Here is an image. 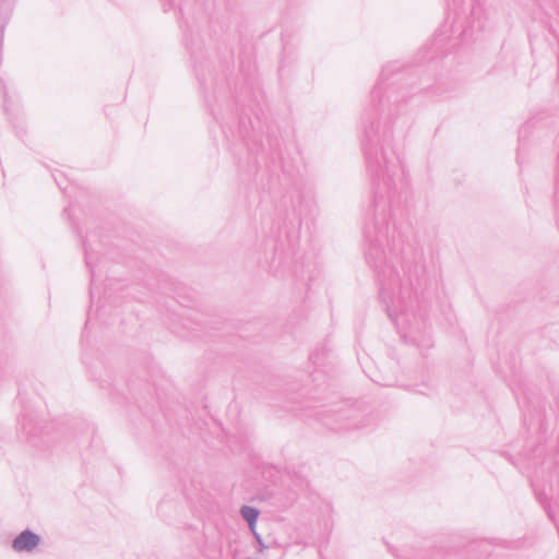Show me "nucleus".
Returning a JSON list of instances; mask_svg holds the SVG:
<instances>
[{"label":"nucleus","instance_id":"nucleus-3","mask_svg":"<svg viewBox=\"0 0 559 559\" xmlns=\"http://www.w3.org/2000/svg\"><path fill=\"white\" fill-rule=\"evenodd\" d=\"M47 425L38 420L35 414H24L20 421V431L24 440L35 448H43Z\"/></svg>","mask_w":559,"mask_h":559},{"label":"nucleus","instance_id":"nucleus-1","mask_svg":"<svg viewBox=\"0 0 559 559\" xmlns=\"http://www.w3.org/2000/svg\"><path fill=\"white\" fill-rule=\"evenodd\" d=\"M411 76L395 62L384 66L361 116V146L373 187L364 227L365 259L377 275L379 296L391 321L406 342L428 349L432 341L423 296L428 282L424 252L403 242L395 221L404 183L401 162L391 145L394 127L407 123Z\"/></svg>","mask_w":559,"mask_h":559},{"label":"nucleus","instance_id":"nucleus-6","mask_svg":"<svg viewBox=\"0 0 559 559\" xmlns=\"http://www.w3.org/2000/svg\"><path fill=\"white\" fill-rule=\"evenodd\" d=\"M240 514L242 519L248 523L250 531H253L257 525L260 511L257 508L250 506H242L240 509Z\"/></svg>","mask_w":559,"mask_h":559},{"label":"nucleus","instance_id":"nucleus-4","mask_svg":"<svg viewBox=\"0 0 559 559\" xmlns=\"http://www.w3.org/2000/svg\"><path fill=\"white\" fill-rule=\"evenodd\" d=\"M40 536L29 528L22 531L12 542V548L17 552H32L39 544Z\"/></svg>","mask_w":559,"mask_h":559},{"label":"nucleus","instance_id":"nucleus-12","mask_svg":"<svg viewBox=\"0 0 559 559\" xmlns=\"http://www.w3.org/2000/svg\"><path fill=\"white\" fill-rule=\"evenodd\" d=\"M518 163L521 165L522 164V157H521V152L520 150L518 151Z\"/></svg>","mask_w":559,"mask_h":559},{"label":"nucleus","instance_id":"nucleus-5","mask_svg":"<svg viewBox=\"0 0 559 559\" xmlns=\"http://www.w3.org/2000/svg\"><path fill=\"white\" fill-rule=\"evenodd\" d=\"M198 79L200 81V84L204 88L205 102L207 104V107L210 108L211 114L213 115V117L216 120H218L219 119V114L216 111L214 105H215V103L218 99V95L222 96V95H225L227 93V87L223 83H218L217 80H215V82L213 83L212 92H211V94H209L207 91H206V88H207L206 84H205L204 80L201 78V75L199 73H198Z\"/></svg>","mask_w":559,"mask_h":559},{"label":"nucleus","instance_id":"nucleus-2","mask_svg":"<svg viewBox=\"0 0 559 559\" xmlns=\"http://www.w3.org/2000/svg\"><path fill=\"white\" fill-rule=\"evenodd\" d=\"M448 7L452 8L455 12L464 5L471 7V21L464 25V21L454 19L448 27L444 25L440 33H438L432 41V47L436 50H442L449 41L451 48H455L461 41L467 40L473 37L475 31L483 28L481 15L483 9L479 0H447Z\"/></svg>","mask_w":559,"mask_h":559},{"label":"nucleus","instance_id":"nucleus-9","mask_svg":"<svg viewBox=\"0 0 559 559\" xmlns=\"http://www.w3.org/2000/svg\"><path fill=\"white\" fill-rule=\"evenodd\" d=\"M251 533L253 534L257 543L259 544L260 546V551H262L263 548H265L264 544H263V540H262V537L261 535L255 531V527L253 528V531H251Z\"/></svg>","mask_w":559,"mask_h":559},{"label":"nucleus","instance_id":"nucleus-10","mask_svg":"<svg viewBox=\"0 0 559 559\" xmlns=\"http://www.w3.org/2000/svg\"><path fill=\"white\" fill-rule=\"evenodd\" d=\"M373 381L380 383L383 386H393L396 383L395 379H382V381H380V380H373Z\"/></svg>","mask_w":559,"mask_h":559},{"label":"nucleus","instance_id":"nucleus-8","mask_svg":"<svg viewBox=\"0 0 559 559\" xmlns=\"http://www.w3.org/2000/svg\"><path fill=\"white\" fill-rule=\"evenodd\" d=\"M528 129H530V123L524 124V126L520 129V131H519V141H520V142H523V140H524V138H525V135H526V133H527Z\"/></svg>","mask_w":559,"mask_h":559},{"label":"nucleus","instance_id":"nucleus-11","mask_svg":"<svg viewBox=\"0 0 559 559\" xmlns=\"http://www.w3.org/2000/svg\"><path fill=\"white\" fill-rule=\"evenodd\" d=\"M350 427H352L350 425H338V426L332 427V429L344 430V429H349Z\"/></svg>","mask_w":559,"mask_h":559},{"label":"nucleus","instance_id":"nucleus-7","mask_svg":"<svg viewBox=\"0 0 559 559\" xmlns=\"http://www.w3.org/2000/svg\"><path fill=\"white\" fill-rule=\"evenodd\" d=\"M83 248H84V254H85V263L87 265V267L90 269V272H91V299L94 298V287H93V284H94V264H93V261H92V253L90 252V249L87 247V242L86 240H83Z\"/></svg>","mask_w":559,"mask_h":559}]
</instances>
